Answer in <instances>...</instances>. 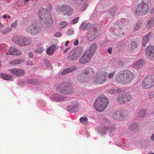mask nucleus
Returning a JSON list of instances; mask_svg holds the SVG:
<instances>
[{"mask_svg": "<svg viewBox=\"0 0 154 154\" xmlns=\"http://www.w3.org/2000/svg\"><path fill=\"white\" fill-rule=\"evenodd\" d=\"M82 51V48L81 46L72 50L68 54L67 59L71 60H76L81 54Z\"/></svg>", "mask_w": 154, "mask_h": 154, "instance_id": "423d86ee", "label": "nucleus"}, {"mask_svg": "<svg viewBox=\"0 0 154 154\" xmlns=\"http://www.w3.org/2000/svg\"><path fill=\"white\" fill-rule=\"evenodd\" d=\"M109 103L108 98L103 95H101L95 100L94 106L97 111L102 112L106 108Z\"/></svg>", "mask_w": 154, "mask_h": 154, "instance_id": "f03ea898", "label": "nucleus"}, {"mask_svg": "<svg viewBox=\"0 0 154 154\" xmlns=\"http://www.w3.org/2000/svg\"><path fill=\"white\" fill-rule=\"evenodd\" d=\"M115 73V71H113L111 73H109L108 76V78L109 79L112 78L114 76Z\"/></svg>", "mask_w": 154, "mask_h": 154, "instance_id": "3c124183", "label": "nucleus"}, {"mask_svg": "<svg viewBox=\"0 0 154 154\" xmlns=\"http://www.w3.org/2000/svg\"><path fill=\"white\" fill-rule=\"evenodd\" d=\"M154 97V91H151L149 94V98L152 99Z\"/></svg>", "mask_w": 154, "mask_h": 154, "instance_id": "5fc2aeb1", "label": "nucleus"}, {"mask_svg": "<svg viewBox=\"0 0 154 154\" xmlns=\"http://www.w3.org/2000/svg\"><path fill=\"white\" fill-rule=\"evenodd\" d=\"M117 8V7L115 6H113L109 8L106 11V17L108 18H112L116 13Z\"/></svg>", "mask_w": 154, "mask_h": 154, "instance_id": "4468645a", "label": "nucleus"}, {"mask_svg": "<svg viewBox=\"0 0 154 154\" xmlns=\"http://www.w3.org/2000/svg\"><path fill=\"white\" fill-rule=\"evenodd\" d=\"M59 25H60L63 26H61L60 28V29H62L64 28L65 26H68V23L66 21H63L60 23H59Z\"/></svg>", "mask_w": 154, "mask_h": 154, "instance_id": "79ce46f5", "label": "nucleus"}, {"mask_svg": "<svg viewBox=\"0 0 154 154\" xmlns=\"http://www.w3.org/2000/svg\"><path fill=\"white\" fill-rule=\"evenodd\" d=\"M55 36L57 37H59L61 36V35L60 32H57L55 34Z\"/></svg>", "mask_w": 154, "mask_h": 154, "instance_id": "4d7b16f0", "label": "nucleus"}, {"mask_svg": "<svg viewBox=\"0 0 154 154\" xmlns=\"http://www.w3.org/2000/svg\"><path fill=\"white\" fill-rule=\"evenodd\" d=\"M87 0H76V3L77 4L80 3L81 5L80 11H85L88 6V4L86 3Z\"/></svg>", "mask_w": 154, "mask_h": 154, "instance_id": "b1692460", "label": "nucleus"}, {"mask_svg": "<svg viewBox=\"0 0 154 154\" xmlns=\"http://www.w3.org/2000/svg\"><path fill=\"white\" fill-rule=\"evenodd\" d=\"M9 71L13 75L18 76H23L25 73V71L21 69L13 68L9 69Z\"/></svg>", "mask_w": 154, "mask_h": 154, "instance_id": "dca6fc26", "label": "nucleus"}, {"mask_svg": "<svg viewBox=\"0 0 154 154\" xmlns=\"http://www.w3.org/2000/svg\"><path fill=\"white\" fill-rule=\"evenodd\" d=\"M34 81L31 79L28 80L27 82L29 83L33 84L34 82Z\"/></svg>", "mask_w": 154, "mask_h": 154, "instance_id": "bf43d9fd", "label": "nucleus"}, {"mask_svg": "<svg viewBox=\"0 0 154 154\" xmlns=\"http://www.w3.org/2000/svg\"><path fill=\"white\" fill-rule=\"evenodd\" d=\"M154 12V8L152 9L150 11V13L153 14Z\"/></svg>", "mask_w": 154, "mask_h": 154, "instance_id": "338daca9", "label": "nucleus"}, {"mask_svg": "<svg viewBox=\"0 0 154 154\" xmlns=\"http://www.w3.org/2000/svg\"><path fill=\"white\" fill-rule=\"evenodd\" d=\"M57 48V47L55 45H53L51 46L47 49V53L48 54H52Z\"/></svg>", "mask_w": 154, "mask_h": 154, "instance_id": "f704fd0d", "label": "nucleus"}, {"mask_svg": "<svg viewBox=\"0 0 154 154\" xmlns=\"http://www.w3.org/2000/svg\"><path fill=\"white\" fill-rule=\"evenodd\" d=\"M142 2L148 5V6L150 7L151 5V0H143Z\"/></svg>", "mask_w": 154, "mask_h": 154, "instance_id": "a18cd8bd", "label": "nucleus"}, {"mask_svg": "<svg viewBox=\"0 0 154 154\" xmlns=\"http://www.w3.org/2000/svg\"><path fill=\"white\" fill-rule=\"evenodd\" d=\"M38 15L40 19L43 20L45 26L48 27L52 25L53 23L52 17L48 9L40 8Z\"/></svg>", "mask_w": 154, "mask_h": 154, "instance_id": "7ed1b4c3", "label": "nucleus"}, {"mask_svg": "<svg viewBox=\"0 0 154 154\" xmlns=\"http://www.w3.org/2000/svg\"><path fill=\"white\" fill-rule=\"evenodd\" d=\"M95 29L92 27L88 31L87 34V39L89 41L94 40L96 37L95 35Z\"/></svg>", "mask_w": 154, "mask_h": 154, "instance_id": "412c9836", "label": "nucleus"}, {"mask_svg": "<svg viewBox=\"0 0 154 154\" xmlns=\"http://www.w3.org/2000/svg\"><path fill=\"white\" fill-rule=\"evenodd\" d=\"M76 69V68L75 66H72L69 68H67L63 70L61 73V74L62 75H66L75 71Z\"/></svg>", "mask_w": 154, "mask_h": 154, "instance_id": "c85d7f7f", "label": "nucleus"}, {"mask_svg": "<svg viewBox=\"0 0 154 154\" xmlns=\"http://www.w3.org/2000/svg\"><path fill=\"white\" fill-rule=\"evenodd\" d=\"M146 113V110L145 109H141L137 113V117L138 118H142L144 117Z\"/></svg>", "mask_w": 154, "mask_h": 154, "instance_id": "2f4dec72", "label": "nucleus"}, {"mask_svg": "<svg viewBox=\"0 0 154 154\" xmlns=\"http://www.w3.org/2000/svg\"><path fill=\"white\" fill-rule=\"evenodd\" d=\"M107 51L109 54H112V48H109L107 50Z\"/></svg>", "mask_w": 154, "mask_h": 154, "instance_id": "13d9d810", "label": "nucleus"}, {"mask_svg": "<svg viewBox=\"0 0 154 154\" xmlns=\"http://www.w3.org/2000/svg\"><path fill=\"white\" fill-rule=\"evenodd\" d=\"M79 42V41L78 39L76 40L73 43V45H74L77 46L78 45Z\"/></svg>", "mask_w": 154, "mask_h": 154, "instance_id": "6e6d98bb", "label": "nucleus"}, {"mask_svg": "<svg viewBox=\"0 0 154 154\" xmlns=\"http://www.w3.org/2000/svg\"><path fill=\"white\" fill-rule=\"evenodd\" d=\"M115 27L113 31L114 35L117 36H120L122 32V27H120L118 25H116L115 26Z\"/></svg>", "mask_w": 154, "mask_h": 154, "instance_id": "7c9ffc66", "label": "nucleus"}, {"mask_svg": "<svg viewBox=\"0 0 154 154\" xmlns=\"http://www.w3.org/2000/svg\"><path fill=\"white\" fill-rule=\"evenodd\" d=\"M62 8V10L63 11V12L66 11V14L67 15L69 16L72 14L73 10L71 7L68 5H63Z\"/></svg>", "mask_w": 154, "mask_h": 154, "instance_id": "5701e85b", "label": "nucleus"}, {"mask_svg": "<svg viewBox=\"0 0 154 154\" xmlns=\"http://www.w3.org/2000/svg\"><path fill=\"white\" fill-rule=\"evenodd\" d=\"M138 125V123L134 122L131 124L129 127V128L132 131H134L137 129Z\"/></svg>", "mask_w": 154, "mask_h": 154, "instance_id": "58836bf2", "label": "nucleus"}, {"mask_svg": "<svg viewBox=\"0 0 154 154\" xmlns=\"http://www.w3.org/2000/svg\"><path fill=\"white\" fill-rule=\"evenodd\" d=\"M91 24L90 23H87L85 21H83L79 27L80 29L83 30H87L88 29L91 27Z\"/></svg>", "mask_w": 154, "mask_h": 154, "instance_id": "c756f323", "label": "nucleus"}, {"mask_svg": "<svg viewBox=\"0 0 154 154\" xmlns=\"http://www.w3.org/2000/svg\"><path fill=\"white\" fill-rule=\"evenodd\" d=\"M79 120L80 122L82 124L86 125L88 123V119L86 116H84L81 117Z\"/></svg>", "mask_w": 154, "mask_h": 154, "instance_id": "e433bc0d", "label": "nucleus"}, {"mask_svg": "<svg viewBox=\"0 0 154 154\" xmlns=\"http://www.w3.org/2000/svg\"><path fill=\"white\" fill-rule=\"evenodd\" d=\"M118 92V91L117 89H114L109 90L108 91V93L111 94H115Z\"/></svg>", "mask_w": 154, "mask_h": 154, "instance_id": "c03bdc74", "label": "nucleus"}, {"mask_svg": "<svg viewBox=\"0 0 154 154\" xmlns=\"http://www.w3.org/2000/svg\"><path fill=\"white\" fill-rule=\"evenodd\" d=\"M88 78L83 74L80 75L78 77V81L79 82L84 83L88 81Z\"/></svg>", "mask_w": 154, "mask_h": 154, "instance_id": "473e14b6", "label": "nucleus"}, {"mask_svg": "<svg viewBox=\"0 0 154 154\" xmlns=\"http://www.w3.org/2000/svg\"><path fill=\"white\" fill-rule=\"evenodd\" d=\"M0 77L5 80L13 81V79L12 75L6 73H0Z\"/></svg>", "mask_w": 154, "mask_h": 154, "instance_id": "cd10ccee", "label": "nucleus"}, {"mask_svg": "<svg viewBox=\"0 0 154 154\" xmlns=\"http://www.w3.org/2000/svg\"><path fill=\"white\" fill-rule=\"evenodd\" d=\"M97 48V46L96 44L93 43L90 46L86 52L92 57L95 52Z\"/></svg>", "mask_w": 154, "mask_h": 154, "instance_id": "4be33fe9", "label": "nucleus"}, {"mask_svg": "<svg viewBox=\"0 0 154 154\" xmlns=\"http://www.w3.org/2000/svg\"><path fill=\"white\" fill-rule=\"evenodd\" d=\"M149 8L148 5L141 2L139 4L135 12L137 15L143 16L147 12Z\"/></svg>", "mask_w": 154, "mask_h": 154, "instance_id": "0eeeda50", "label": "nucleus"}, {"mask_svg": "<svg viewBox=\"0 0 154 154\" xmlns=\"http://www.w3.org/2000/svg\"><path fill=\"white\" fill-rule=\"evenodd\" d=\"M45 65L47 68H50L51 67V64L49 62L46 60H44Z\"/></svg>", "mask_w": 154, "mask_h": 154, "instance_id": "de8ad7c7", "label": "nucleus"}, {"mask_svg": "<svg viewBox=\"0 0 154 154\" xmlns=\"http://www.w3.org/2000/svg\"><path fill=\"white\" fill-rule=\"evenodd\" d=\"M71 103L72 105L67 107V110L69 112H73L77 111L80 103L76 100L72 101Z\"/></svg>", "mask_w": 154, "mask_h": 154, "instance_id": "2eb2a0df", "label": "nucleus"}, {"mask_svg": "<svg viewBox=\"0 0 154 154\" xmlns=\"http://www.w3.org/2000/svg\"><path fill=\"white\" fill-rule=\"evenodd\" d=\"M154 23L153 22H152L150 20H148L147 22V23L146 24V26L147 27V28L150 29L151 28L153 24Z\"/></svg>", "mask_w": 154, "mask_h": 154, "instance_id": "a19ab883", "label": "nucleus"}, {"mask_svg": "<svg viewBox=\"0 0 154 154\" xmlns=\"http://www.w3.org/2000/svg\"><path fill=\"white\" fill-rule=\"evenodd\" d=\"M56 89L58 91L63 94L69 95L74 92L73 89L71 86L67 85V84L64 83L58 85Z\"/></svg>", "mask_w": 154, "mask_h": 154, "instance_id": "39448f33", "label": "nucleus"}, {"mask_svg": "<svg viewBox=\"0 0 154 154\" xmlns=\"http://www.w3.org/2000/svg\"><path fill=\"white\" fill-rule=\"evenodd\" d=\"M70 49V47H68V48H66V49H65L64 51V52L65 53H66Z\"/></svg>", "mask_w": 154, "mask_h": 154, "instance_id": "e2e57ef3", "label": "nucleus"}, {"mask_svg": "<svg viewBox=\"0 0 154 154\" xmlns=\"http://www.w3.org/2000/svg\"><path fill=\"white\" fill-rule=\"evenodd\" d=\"M25 61L24 59H15L11 61L10 62V64L12 65H17Z\"/></svg>", "mask_w": 154, "mask_h": 154, "instance_id": "72a5a7b5", "label": "nucleus"}, {"mask_svg": "<svg viewBox=\"0 0 154 154\" xmlns=\"http://www.w3.org/2000/svg\"><path fill=\"white\" fill-rule=\"evenodd\" d=\"M142 23V21L141 20H139L137 22L134 28V31L138 30L140 29Z\"/></svg>", "mask_w": 154, "mask_h": 154, "instance_id": "4c0bfd02", "label": "nucleus"}, {"mask_svg": "<svg viewBox=\"0 0 154 154\" xmlns=\"http://www.w3.org/2000/svg\"><path fill=\"white\" fill-rule=\"evenodd\" d=\"M116 131L115 126H105L102 128L100 131V134L102 136L105 135L106 134L107 131H108L111 134H114Z\"/></svg>", "mask_w": 154, "mask_h": 154, "instance_id": "f8f14e48", "label": "nucleus"}, {"mask_svg": "<svg viewBox=\"0 0 154 154\" xmlns=\"http://www.w3.org/2000/svg\"><path fill=\"white\" fill-rule=\"evenodd\" d=\"M29 58H32L33 56V54L32 52H29Z\"/></svg>", "mask_w": 154, "mask_h": 154, "instance_id": "052dcab7", "label": "nucleus"}, {"mask_svg": "<svg viewBox=\"0 0 154 154\" xmlns=\"http://www.w3.org/2000/svg\"><path fill=\"white\" fill-rule=\"evenodd\" d=\"M144 65L145 63L143 60L140 59L134 63V67L137 69L142 68Z\"/></svg>", "mask_w": 154, "mask_h": 154, "instance_id": "bb28decb", "label": "nucleus"}, {"mask_svg": "<svg viewBox=\"0 0 154 154\" xmlns=\"http://www.w3.org/2000/svg\"><path fill=\"white\" fill-rule=\"evenodd\" d=\"M152 38V34L151 32L149 33L145 36L143 37L142 39V45L145 47L148 41Z\"/></svg>", "mask_w": 154, "mask_h": 154, "instance_id": "393cba45", "label": "nucleus"}, {"mask_svg": "<svg viewBox=\"0 0 154 154\" xmlns=\"http://www.w3.org/2000/svg\"><path fill=\"white\" fill-rule=\"evenodd\" d=\"M44 50V49L42 48H38L36 50V52L40 54L42 53Z\"/></svg>", "mask_w": 154, "mask_h": 154, "instance_id": "603ef678", "label": "nucleus"}, {"mask_svg": "<svg viewBox=\"0 0 154 154\" xmlns=\"http://www.w3.org/2000/svg\"><path fill=\"white\" fill-rule=\"evenodd\" d=\"M69 43V41H66V42L65 43V46H67L68 44Z\"/></svg>", "mask_w": 154, "mask_h": 154, "instance_id": "69168bd1", "label": "nucleus"}, {"mask_svg": "<svg viewBox=\"0 0 154 154\" xmlns=\"http://www.w3.org/2000/svg\"><path fill=\"white\" fill-rule=\"evenodd\" d=\"M74 32L72 29H69L68 30L66 33V35H72L73 34Z\"/></svg>", "mask_w": 154, "mask_h": 154, "instance_id": "8fccbe9b", "label": "nucleus"}, {"mask_svg": "<svg viewBox=\"0 0 154 154\" xmlns=\"http://www.w3.org/2000/svg\"><path fill=\"white\" fill-rule=\"evenodd\" d=\"M12 41L14 43L21 46L29 45L32 43L31 38L17 35L14 36Z\"/></svg>", "mask_w": 154, "mask_h": 154, "instance_id": "20e7f679", "label": "nucleus"}, {"mask_svg": "<svg viewBox=\"0 0 154 154\" xmlns=\"http://www.w3.org/2000/svg\"><path fill=\"white\" fill-rule=\"evenodd\" d=\"M63 5H62L61 7L60 6H57L56 7V9L58 11H61L62 12H63V11L62 10V7H63Z\"/></svg>", "mask_w": 154, "mask_h": 154, "instance_id": "864d4df0", "label": "nucleus"}, {"mask_svg": "<svg viewBox=\"0 0 154 154\" xmlns=\"http://www.w3.org/2000/svg\"><path fill=\"white\" fill-rule=\"evenodd\" d=\"M29 33L32 35H35L39 33L41 31L40 28L37 23H34L27 28L26 29Z\"/></svg>", "mask_w": 154, "mask_h": 154, "instance_id": "9d476101", "label": "nucleus"}, {"mask_svg": "<svg viewBox=\"0 0 154 154\" xmlns=\"http://www.w3.org/2000/svg\"><path fill=\"white\" fill-rule=\"evenodd\" d=\"M83 72L88 78L92 77L94 74V71L93 69L90 67L86 68L83 71Z\"/></svg>", "mask_w": 154, "mask_h": 154, "instance_id": "a878e982", "label": "nucleus"}, {"mask_svg": "<svg viewBox=\"0 0 154 154\" xmlns=\"http://www.w3.org/2000/svg\"><path fill=\"white\" fill-rule=\"evenodd\" d=\"M106 72H101L97 74L94 80L95 82L98 84H102L106 81L107 77Z\"/></svg>", "mask_w": 154, "mask_h": 154, "instance_id": "9b49d317", "label": "nucleus"}, {"mask_svg": "<svg viewBox=\"0 0 154 154\" xmlns=\"http://www.w3.org/2000/svg\"><path fill=\"white\" fill-rule=\"evenodd\" d=\"M104 121L105 122H108L109 121V120L106 119H104Z\"/></svg>", "mask_w": 154, "mask_h": 154, "instance_id": "774afa93", "label": "nucleus"}, {"mask_svg": "<svg viewBox=\"0 0 154 154\" xmlns=\"http://www.w3.org/2000/svg\"><path fill=\"white\" fill-rule=\"evenodd\" d=\"M17 21L15 20L14 22H13L11 24V26L14 28H15L17 26L18 24L17 23Z\"/></svg>", "mask_w": 154, "mask_h": 154, "instance_id": "09e8293b", "label": "nucleus"}, {"mask_svg": "<svg viewBox=\"0 0 154 154\" xmlns=\"http://www.w3.org/2000/svg\"><path fill=\"white\" fill-rule=\"evenodd\" d=\"M132 100L131 95L128 94L124 93L119 94L116 98L118 103L120 104H124L129 102Z\"/></svg>", "mask_w": 154, "mask_h": 154, "instance_id": "1a4fd4ad", "label": "nucleus"}, {"mask_svg": "<svg viewBox=\"0 0 154 154\" xmlns=\"http://www.w3.org/2000/svg\"><path fill=\"white\" fill-rule=\"evenodd\" d=\"M79 17H77L75 18L74 20H73L71 21V23L73 24H75L79 20Z\"/></svg>", "mask_w": 154, "mask_h": 154, "instance_id": "49530a36", "label": "nucleus"}, {"mask_svg": "<svg viewBox=\"0 0 154 154\" xmlns=\"http://www.w3.org/2000/svg\"><path fill=\"white\" fill-rule=\"evenodd\" d=\"M145 52L147 58L150 60H154V46H148L145 49Z\"/></svg>", "mask_w": 154, "mask_h": 154, "instance_id": "ddd939ff", "label": "nucleus"}, {"mask_svg": "<svg viewBox=\"0 0 154 154\" xmlns=\"http://www.w3.org/2000/svg\"><path fill=\"white\" fill-rule=\"evenodd\" d=\"M151 140L154 141V134H152L151 136Z\"/></svg>", "mask_w": 154, "mask_h": 154, "instance_id": "0e129e2a", "label": "nucleus"}, {"mask_svg": "<svg viewBox=\"0 0 154 154\" xmlns=\"http://www.w3.org/2000/svg\"><path fill=\"white\" fill-rule=\"evenodd\" d=\"M22 54V51L14 47H10L8 52L6 54V55L10 54L12 55L19 56Z\"/></svg>", "mask_w": 154, "mask_h": 154, "instance_id": "f3484780", "label": "nucleus"}, {"mask_svg": "<svg viewBox=\"0 0 154 154\" xmlns=\"http://www.w3.org/2000/svg\"><path fill=\"white\" fill-rule=\"evenodd\" d=\"M123 110L118 111L114 113L113 114V118L115 120H121L125 117Z\"/></svg>", "mask_w": 154, "mask_h": 154, "instance_id": "aec40b11", "label": "nucleus"}, {"mask_svg": "<svg viewBox=\"0 0 154 154\" xmlns=\"http://www.w3.org/2000/svg\"><path fill=\"white\" fill-rule=\"evenodd\" d=\"M91 57V56L85 51L80 58L79 61L81 63L84 64L90 60Z\"/></svg>", "mask_w": 154, "mask_h": 154, "instance_id": "a211bd4d", "label": "nucleus"}, {"mask_svg": "<svg viewBox=\"0 0 154 154\" xmlns=\"http://www.w3.org/2000/svg\"><path fill=\"white\" fill-rule=\"evenodd\" d=\"M149 20L152 22L154 23V14L152 17Z\"/></svg>", "mask_w": 154, "mask_h": 154, "instance_id": "680f3d73", "label": "nucleus"}, {"mask_svg": "<svg viewBox=\"0 0 154 154\" xmlns=\"http://www.w3.org/2000/svg\"><path fill=\"white\" fill-rule=\"evenodd\" d=\"M12 30V29L11 27H8L6 28H1L0 30L2 33L5 35L9 33Z\"/></svg>", "mask_w": 154, "mask_h": 154, "instance_id": "c9c22d12", "label": "nucleus"}, {"mask_svg": "<svg viewBox=\"0 0 154 154\" xmlns=\"http://www.w3.org/2000/svg\"><path fill=\"white\" fill-rule=\"evenodd\" d=\"M51 98L54 101L59 102L65 100L66 97L63 95H60L59 94L55 93L52 94Z\"/></svg>", "mask_w": 154, "mask_h": 154, "instance_id": "6ab92c4d", "label": "nucleus"}, {"mask_svg": "<svg viewBox=\"0 0 154 154\" xmlns=\"http://www.w3.org/2000/svg\"><path fill=\"white\" fill-rule=\"evenodd\" d=\"M127 21L126 19H122L120 20L118 26H120V27L122 26V27L127 24Z\"/></svg>", "mask_w": 154, "mask_h": 154, "instance_id": "ea45409f", "label": "nucleus"}, {"mask_svg": "<svg viewBox=\"0 0 154 154\" xmlns=\"http://www.w3.org/2000/svg\"><path fill=\"white\" fill-rule=\"evenodd\" d=\"M154 85V75H150L146 76L143 79L142 85L144 89L149 88Z\"/></svg>", "mask_w": 154, "mask_h": 154, "instance_id": "6e6552de", "label": "nucleus"}, {"mask_svg": "<svg viewBox=\"0 0 154 154\" xmlns=\"http://www.w3.org/2000/svg\"><path fill=\"white\" fill-rule=\"evenodd\" d=\"M134 73L128 69L121 71L116 75L115 79L119 82L128 84L131 82L134 78Z\"/></svg>", "mask_w": 154, "mask_h": 154, "instance_id": "f257e3e1", "label": "nucleus"}, {"mask_svg": "<svg viewBox=\"0 0 154 154\" xmlns=\"http://www.w3.org/2000/svg\"><path fill=\"white\" fill-rule=\"evenodd\" d=\"M131 48L132 49H134L137 47V44L135 42H132L131 43Z\"/></svg>", "mask_w": 154, "mask_h": 154, "instance_id": "37998d69", "label": "nucleus"}]
</instances>
